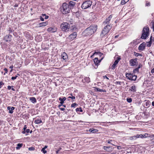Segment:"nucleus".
Here are the masks:
<instances>
[{
	"mask_svg": "<svg viewBox=\"0 0 154 154\" xmlns=\"http://www.w3.org/2000/svg\"><path fill=\"white\" fill-rule=\"evenodd\" d=\"M47 31L49 32H54L57 31V29L56 28H54L52 27H50L48 28L47 29Z\"/></svg>",
	"mask_w": 154,
	"mask_h": 154,
	"instance_id": "nucleus-16",
	"label": "nucleus"
},
{
	"mask_svg": "<svg viewBox=\"0 0 154 154\" xmlns=\"http://www.w3.org/2000/svg\"><path fill=\"white\" fill-rule=\"evenodd\" d=\"M60 9L61 12L63 14H67L69 13L70 11V8L69 7V5L65 3L63 4Z\"/></svg>",
	"mask_w": 154,
	"mask_h": 154,
	"instance_id": "nucleus-2",
	"label": "nucleus"
},
{
	"mask_svg": "<svg viewBox=\"0 0 154 154\" xmlns=\"http://www.w3.org/2000/svg\"><path fill=\"white\" fill-rule=\"evenodd\" d=\"M129 91H131L134 92H136V89L135 86L134 85L131 86V88L129 89Z\"/></svg>",
	"mask_w": 154,
	"mask_h": 154,
	"instance_id": "nucleus-24",
	"label": "nucleus"
},
{
	"mask_svg": "<svg viewBox=\"0 0 154 154\" xmlns=\"http://www.w3.org/2000/svg\"><path fill=\"white\" fill-rule=\"evenodd\" d=\"M75 3L74 2L71 1L69 2V5L70 7H73L75 5Z\"/></svg>",
	"mask_w": 154,
	"mask_h": 154,
	"instance_id": "nucleus-28",
	"label": "nucleus"
},
{
	"mask_svg": "<svg viewBox=\"0 0 154 154\" xmlns=\"http://www.w3.org/2000/svg\"><path fill=\"white\" fill-rule=\"evenodd\" d=\"M62 105L63 104H59L58 105V107L61 111H64L65 110V109L64 108H62L61 107V106H62Z\"/></svg>",
	"mask_w": 154,
	"mask_h": 154,
	"instance_id": "nucleus-35",
	"label": "nucleus"
},
{
	"mask_svg": "<svg viewBox=\"0 0 154 154\" xmlns=\"http://www.w3.org/2000/svg\"><path fill=\"white\" fill-rule=\"evenodd\" d=\"M18 6V5L17 4H15L14 5V7H17Z\"/></svg>",
	"mask_w": 154,
	"mask_h": 154,
	"instance_id": "nucleus-57",
	"label": "nucleus"
},
{
	"mask_svg": "<svg viewBox=\"0 0 154 154\" xmlns=\"http://www.w3.org/2000/svg\"><path fill=\"white\" fill-rule=\"evenodd\" d=\"M77 35V32H74L69 35L68 39H69L70 40H72L76 37Z\"/></svg>",
	"mask_w": 154,
	"mask_h": 154,
	"instance_id": "nucleus-9",
	"label": "nucleus"
},
{
	"mask_svg": "<svg viewBox=\"0 0 154 154\" xmlns=\"http://www.w3.org/2000/svg\"><path fill=\"white\" fill-rule=\"evenodd\" d=\"M148 137H149L151 138H152V134L150 135L149 134H148Z\"/></svg>",
	"mask_w": 154,
	"mask_h": 154,
	"instance_id": "nucleus-59",
	"label": "nucleus"
},
{
	"mask_svg": "<svg viewBox=\"0 0 154 154\" xmlns=\"http://www.w3.org/2000/svg\"><path fill=\"white\" fill-rule=\"evenodd\" d=\"M152 28L153 29V30H154V23L152 24Z\"/></svg>",
	"mask_w": 154,
	"mask_h": 154,
	"instance_id": "nucleus-64",
	"label": "nucleus"
},
{
	"mask_svg": "<svg viewBox=\"0 0 154 154\" xmlns=\"http://www.w3.org/2000/svg\"><path fill=\"white\" fill-rule=\"evenodd\" d=\"M40 20L42 21H43L44 20V18H43L41 16H40Z\"/></svg>",
	"mask_w": 154,
	"mask_h": 154,
	"instance_id": "nucleus-48",
	"label": "nucleus"
},
{
	"mask_svg": "<svg viewBox=\"0 0 154 154\" xmlns=\"http://www.w3.org/2000/svg\"><path fill=\"white\" fill-rule=\"evenodd\" d=\"M26 128H27L26 125H24V128H23V130H26Z\"/></svg>",
	"mask_w": 154,
	"mask_h": 154,
	"instance_id": "nucleus-50",
	"label": "nucleus"
},
{
	"mask_svg": "<svg viewBox=\"0 0 154 154\" xmlns=\"http://www.w3.org/2000/svg\"><path fill=\"white\" fill-rule=\"evenodd\" d=\"M26 132V131L25 130H23V131H22V133L23 134H25Z\"/></svg>",
	"mask_w": 154,
	"mask_h": 154,
	"instance_id": "nucleus-60",
	"label": "nucleus"
},
{
	"mask_svg": "<svg viewBox=\"0 0 154 154\" xmlns=\"http://www.w3.org/2000/svg\"><path fill=\"white\" fill-rule=\"evenodd\" d=\"M61 58L65 61V62L67 61L68 60V56L67 54L64 52L61 55Z\"/></svg>",
	"mask_w": 154,
	"mask_h": 154,
	"instance_id": "nucleus-11",
	"label": "nucleus"
},
{
	"mask_svg": "<svg viewBox=\"0 0 154 154\" xmlns=\"http://www.w3.org/2000/svg\"><path fill=\"white\" fill-rule=\"evenodd\" d=\"M60 26L62 31L67 32L69 30L70 25L66 22H64L61 24Z\"/></svg>",
	"mask_w": 154,
	"mask_h": 154,
	"instance_id": "nucleus-6",
	"label": "nucleus"
},
{
	"mask_svg": "<svg viewBox=\"0 0 154 154\" xmlns=\"http://www.w3.org/2000/svg\"><path fill=\"white\" fill-rule=\"evenodd\" d=\"M4 71H5V73H4V75H5L6 73H7L8 72V69L6 68H5L4 69Z\"/></svg>",
	"mask_w": 154,
	"mask_h": 154,
	"instance_id": "nucleus-44",
	"label": "nucleus"
},
{
	"mask_svg": "<svg viewBox=\"0 0 154 154\" xmlns=\"http://www.w3.org/2000/svg\"><path fill=\"white\" fill-rule=\"evenodd\" d=\"M152 106H154V101L152 102Z\"/></svg>",
	"mask_w": 154,
	"mask_h": 154,
	"instance_id": "nucleus-62",
	"label": "nucleus"
},
{
	"mask_svg": "<svg viewBox=\"0 0 154 154\" xmlns=\"http://www.w3.org/2000/svg\"><path fill=\"white\" fill-rule=\"evenodd\" d=\"M92 4V2L90 0L84 1L82 5V8L84 9H86L90 7Z\"/></svg>",
	"mask_w": 154,
	"mask_h": 154,
	"instance_id": "nucleus-4",
	"label": "nucleus"
},
{
	"mask_svg": "<svg viewBox=\"0 0 154 154\" xmlns=\"http://www.w3.org/2000/svg\"><path fill=\"white\" fill-rule=\"evenodd\" d=\"M30 131V130L29 129H26V132L27 133H29Z\"/></svg>",
	"mask_w": 154,
	"mask_h": 154,
	"instance_id": "nucleus-49",
	"label": "nucleus"
},
{
	"mask_svg": "<svg viewBox=\"0 0 154 154\" xmlns=\"http://www.w3.org/2000/svg\"><path fill=\"white\" fill-rule=\"evenodd\" d=\"M90 132L92 133H95L98 131V130L97 129H94L93 128H90L89 130Z\"/></svg>",
	"mask_w": 154,
	"mask_h": 154,
	"instance_id": "nucleus-26",
	"label": "nucleus"
},
{
	"mask_svg": "<svg viewBox=\"0 0 154 154\" xmlns=\"http://www.w3.org/2000/svg\"><path fill=\"white\" fill-rule=\"evenodd\" d=\"M41 151L44 154H45L47 152L45 150V148H43L41 149Z\"/></svg>",
	"mask_w": 154,
	"mask_h": 154,
	"instance_id": "nucleus-38",
	"label": "nucleus"
},
{
	"mask_svg": "<svg viewBox=\"0 0 154 154\" xmlns=\"http://www.w3.org/2000/svg\"><path fill=\"white\" fill-rule=\"evenodd\" d=\"M116 82L117 84L121 85V82Z\"/></svg>",
	"mask_w": 154,
	"mask_h": 154,
	"instance_id": "nucleus-52",
	"label": "nucleus"
},
{
	"mask_svg": "<svg viewBox=\"0 0 154 154\" xmlns=\"http://www.w3.org/2000/svg\"><path fill=\"white\" fill-rule=\"evenodd\" d=\"M95 90L98 91H100V92H106V91L105 90H103L102 89H100L99 88H95Z\"/></svg>",
	"mask_w": 154,
	"mask_h": 154,
	"instance_id": "nucleus-27",
	"label": "nucleus"
},
{
	"mask_svg": "<svg viewBox=\"0 0 154 154\" xmlns=\"http://www.w3.org/2000/svg\"><path fill=\"white\" fill-rule=\"evenodd\" d=\"M126 76L130 80H136L137 76L133 73H126Z\"/></svg>",
	"mask_w": 154,
	"mask_h": 154,
	"instance_id": "nucleus-7",
	"label": "nucleus"
},
{
	"mask_svg": "<svg viewBox=\"0 0 154 154\" xmlns=\"http://www.w3.org/2000/svg\"><path fill=\"white\" fill-rule=\"evenodd\" d=\"M75 110L76 112L79 111L81 112H82L83 111V110L82 109L81 107H79V108H76Z\"/></svg>",
	"mask_w": 154,
	"mask_h": 154,
	"instance_id": "nucleus-34",
	"label": "nucleus"
},
{
	"mask_svg": "<svg viewBox=\"0 0 154 154\" xmlns=\"http://www.w3.org/2000/svg\"><path fill=\"white\" fill-rule=\"evenodd\" d=\"M142 66V65L140 64L139 65V66L137 67L138 68L140 69Z\"/></svg>",
	"mask_w": 154,
	"mask_h": 154,
	"instance_id": "nucleus-54",
	"label": "nucleus"
},
{
	"mask_svg": "<svg viewBox=\"0 0 154 154\" xmlns=\"http://www.w3.org/2000/svg\"><path fill=\"white\" fill-rule=\"evenodd\" d=\"M105 26L100 34V35L102 37L103 36L109 32L111 28L112 25L110 24L107 25Z\"/></svg>",
	"mask_w": 154,
	"mask_h": 154,
	"instance_id": "nucleus-3",
	"label": "nucleus"
},
{
	"mask_svg": "<svg viewBox=\"0 0 154 154\" xmlns=\"http://www.w3.org/2000/svg\"><path fill=\"white\" fill-rule=\"evenodd\" d=\"M138 136L139 137L142 138L143 137H148V134L145 133V134H138Z\"/></svg>",
	"mask_w": 154,
	"mask_h": 154,
	"instance_id": "nucleus-20",
	"label": "nucleus"
},
{
	"mask_svg": "<svg viewBox=\"0 0 154 154\" xmlns=\"http://www.w3.org/2000/svg\"><path fill=\"white\" fill-rule=\"evenodd\" d=\"M29 100L33 103H35L36 102V99L34 97H30Z\"/></svg>",
	"mask_w": 154,
	"mask_h": 154,
	"instance_id": "nucleus-23",
	"label": "nucleus"
},
{
	"mask_svg": "<svg viewBox=\"0 0 154 154\" xmlns=\"http://www.w3.org/2000/svg\"><path fill=\"white\" fill-rule=\"evenodd\" d=\"M11 107L10 106H8V107H7V109L9 110L11 109Z\"/></svg>",
	"mask_w": 154,
	"mask_h": 154,
	"instance_id": "nucleus-55",
	"label": "nucleus"
},
{
	"mask_svg": "<svg viewBox=\"0 0 154 154\" xmlns=\"http://www.w3.org/2000/svg\"><path fill=\"white\" fill-rule=\"evenodd\" d=\"M11 86H8V90H10L11 89Z\"/></svg>",
	"mask_w": 154,
	"mask_h": 154,
	"instance_id": "nucleus-51",
	"label": "nucleus"
},
{
	"mask_svg": "<svg viewBox=\"0 0 154 154\" xmlns=\"http://www.w3.org/2000/svg\"><path fill=\"white\" fill-rule=\"evenodd\" d=\"M146 43L143 42L141 43L139 46L138 49L139 50L143 51L145 48Z\"/></svg>",
	"mask_w": 154,
	"mask_h": 154,
	"instance_id": "nucleus-13",
	"label": "nucleus"
},
{
	"mask_svg": "<svg viewBox=\"0 0 154 154\" xmlns=\"http://www.w3.org/2000/svg\"><path fill=\"white\" fill-rule=\"evenodd\" d=\"M103 149L108 152H110L112 151V147L111 146H104L103 147Z\"/></svg>",
	"mask_w": 154,
	"mask_h": 154,
	"instance_id": "nucleus-12",
	"label": "nucleus"
},
{
	"mask_svg": "<svg viewBox=\"0 0 154 154\" xmlns=\"http://www.w3.org/2000/svg\"><path fill=\"white\" fill-rule=\"evenodd\" d=\"M150 3L149 2H146V6H150Z\"/></svg>",
	"mask_w": 154,
	"mask_h": 154,
	"instance_id": "nucleus-46",
	"label": "nucleus"
},
{
	"mask_svg": "<svg viewBox=\"0 0 154 154\" xmlns=\"http://www.w3.org/2000/svg\"><path fill=\"white\" fill-rule=\"evenodd\" d=\"M2 85H4V84L3 83V82H0V86H1ZM0 88H1V86H0Z\"/></svg>",
	"mask_w": 154,
	"mask_h": 154,
	"instance_id": "nucleus-56",
	"label": "nucleus"
},
{
	"mask_svg": "<svg viewBox=\"0 0 154 154\" xmlns=\"http://www.w3.org/2000/svg\"><path fill=\"white\" fill-rule=\"evenodd\" d=\"M66 99V98L65 97H64L63 98L59 97V100L60 101V104H63V103H64V101H65Z\"/></svg>",
	"mask_w": 154,
	"mask_h": 154,
	"instance_id": "nucleus-17",
	"label": "nucleus"
},
{
	"mask_svg": "<svg viewBox=\"0 0 154 154\" xmlns=\"http://www.w3.org/2000/svg\"><path fill=\"white\" fill-rule=\"evenodd\" d=\"M149 101H147L146 103V106H147V104H149Z\"/></svg>",
	"mask_w": 154,
	"mask_h": 154,
	"instance_id": "nucleus-58",
	"label": "nucleus"
},
{
	"mask_svg": "<svg viewBox=\"0 0 154 154\" xmlns=\"http://www.w3.org/2000/svg\"><path fill=\"white\" fill-rule=\"evenodd\" d=\"M115 146H117V148L119 150L122 149V147L120 146H117L116 145Z\"/></svg>",
	"mask_w": 154,
	"mask_h": 154,
	"instance_id": "nucleus-45",
	"label": "nucleus"
},
{
	"mask_svg": "<svg viewBox=\"0 0 154 154\" xmlns=\"http://www.w3.org/2000/svg\"><path fill=\"white\" fill-rule=\"evenodd\" d=\"M15 109V107H11V109L9 110V113L12 114L13 112V110Z\"/></svg>",
	"mask_w": 154,
	"mask_h": 154,
	"instance_id": "nucleus-31",
	"label": "nucleus"
},
{
	"mask_svg": "<svg viewBox=\"0 0 154 154\" xmlns=\"http://www.w3.org/2000/svg\"><path fill=\"white\" fill-rule=\"evenodd\" d=\"M47 24L48 23L47 22H43L40 23L39 24V27H41L43 26H45L47 25Z\"/></svg>",
	"mask_w": 154,
	"mask_h": 154,
	"instance_id": "nucleus-22",
	"label": "nucleus"
},
{
	"mask_svg": "<svg viewBox=\"0 0 154 154\" xmlns=\"http://www.w3.org/2000/svg\"><path fill=\"white\" fill-rule=\"evenodd\" d=\"M134 55L136 57H138L139 56H142L141 54H139L138 53H137L135 52H134Z\"/></svg>",
	"mask_w": 154,
	"mask_h": 154,
	"instance_id": "nucleus-36",
	"label": "nucleus"
},
{
	"mask_svg": "<svg viewBox=\"0 0 154 154\" xmlns=\"http://www.w3.org/2000/svg\"><path fill=\"white\" fill-rule=\"evenodd\" d=\"M118 63V60H116L114 63L112 65V66L111 68L112 69H114L116 65Z\"/></svg>",
	"mask_w": 154,
	"mask_h": 154,
	"instance_id": "nucleus-21",
	"label": "nucleus"
},
{
	"mask_svg": "<svg viewBox=\"0 0 154 154\" xmlns=\"http://www.w3.org/2000/svg\"><path fill=\"white\" fill-rule=\"evenodd\" d=\"M138 138H139V137L138 136V134H137L136 136L130 137H129V139L131 140H136Z\"/></svg>",
	"mask_w": 154,
	"mask_h": 154,
	"instance_id": "nucleus-18",
	"label": "nucleus"
},
{
	"mask_svg": "<svg viewBox=\"0 0 154 154\" xmlns=\"http://www.w3.org/2000/svg\"><path fill=\"white\" fill-rule=\"evenodd\" d=\"M137 59H131L129 61L130 65L131 66H134L137 64Z\"/></svg>",
	"mask_w": 154,
	"mask_h": 154,
	"instance_id": "nucleus-8",
	"label": "nucleus"
},
{
	"mask_svg": "<svg viewBox=\"0 0 154 154\" xmlns=\"http://www.w3.org/2000/svg\"><path fill=\"white\" fill-rule=\"evenodd\" d=\"M108 143L114 146H115L116 145H115L114 144L115 143V142L114 141H112V140H109L108 141Z\"/></svg>",
	"mask_w": 154,
	"mask_h": 154,
	"instance_id": "nucleus-29",
	"label": "nucleus"
},
{
	"mask_svg": "<svg viewBox=\"0 0 154 154\" xmlns=\"http://www.w3.org/2000/svg\"><path fill=\"white\" fill-rule=\"evenodd\" d=\"M103 57H102L100 60H99L97 57H96L94 59V62L96 65H98V64L103 59Z\"/></svg>",
	"mask_w": 154,
	"mask_h": 154,
	"instance_id": "nucleus-14",
	"label": "nucleus"
},
{
	"mask_svg": "<svg viewBox=\"0 0 154 154\" xmlns=\"http://www.w3.org/2000/svg\"><path fill=\"white\" fill-rule=\"evenodd\" d=\"M150 46H151V44H150L149 43V44L148 45H147V46L149 47H150Z\"/></svg>",
	"mask_w": 154,
	"mask_h": 154,
	"instance_id": "nucleus-63",
	"label": "nucleus"
},
{
	"mask_svg": "<svg viewBox=\"0 0 154 154\" xmlns=\"http://www.w3.org/2000/svg\"><path fill=\"white\" fill-rule=\"evenodd\" d=\"M28 149L30 151H33L35 149V148L34 147H30L28 148Z\"/></svg>",
	"mask_w": 154,
	"mask_h": 154,
	"instance_id": "nucleus-39",
	"label": "nucleus"
},
{
	"mask_svg": "<svg viewBox=\"0 0 154 154\" xmlns=\"http://www.w3.org/2000/svg\"><path fill=\"white\" fill-rule=\"evenodd\" d=\"M82 81L84 82L88 83L90 82V79L89 77H85L84 79L82 80Z\"/></svg>",
	"mask_w": 154,
	"mask_h": 154,
	"instance_id": "nucleus-19",
	"label": "nucleus"
},
{
	"mask_svg": "<svg viewBox=\"0 0 154 154\" xmlns=\"http://www.w3.org/2000/svg\"><path fill=\"white\" fill-rule=\"evenodd\" d=\"M129 0H122L121 1V4L122 5H124L128 2Z\"/></svg>",
	"mask_w": 154,
	"mask_h": 154,
	"instance_id": "nucleus-30",
	"label": "nucleus"
},
{
	"mask_svg": "<svg viewBox=\"0 0 154 154\" xmlns=\"http://www.w3.org/2000/svg\"><path fill=\"white\" fill-rule=\"evenodd\" d=\"M68 98H71L72 100H75V97L73 96L69 97Z\"/></svg>",
	"mask_w": 154,
	"mask_h": 154,
	"instance_id": "nucleus-43",
	"label": "nucleus"
},
{
	"mask_svg": "<svg viewBox=\"0 0 154 154\" xmlns=\"http://www.w3.org/2000/svg\"><path fill=\"white\" fill-rule=\"evenodd\" d=\"M149 28L147 27H145L142 30V33L141 38L142 39H145L149 35Z\"/></svg>",
	"mask_w": 154,
	"mask_h": 154,
	"instance_id": "nucleus-5",
	"label": "nucleus"
},
{
	"mask_svg": "<svg viewBox=\"0 0 154 154\" xmlns=\"http://www.w3.org/2000/svg\"><path fill=\"white\" fill-rule=\"evenodd\" d=\"M112 18V16L111 15H110L109 16L103 23V25L106 26L107 25L109 24V23Z\"/></svg>",
	"mask_w": 154,
	"mask_h": 154,
	"instance_id": "nucleus-10",
	"label": "nucleus"
},
{
	"mask_svg": "<svg viewBox=\"0 0 154 154\" xmlns=\"http://www.w3.org/2000/svg\"><path fill=\"white\" fill-rule=\"evenodd\" d=\"M77 105L76 103H73L72 104H71V107H75V106H77Z\"/></svg>",
	"mask_w": 154,
	"mask_h": 154,
	"instance_id": "nucleus-41",
	"label": "nucleus"
},
{
	"mask_svg": "<svg viewBox=\"0 0 154 154\" xmlns=\"http://www.w3.org/2000/svg\"><path fill=\"white\" fill-rule=\"evenodd\" d=\"M139 69L138 68V67L136 68L135 69H134L133 70V72L134 73L135 72H139Z\"/></svg>",
	"mask_w": 154,
	"mask_h": 154,
	"instance_id": "nucleus-40",
	"label": "nucleus"
},
{
	"mask_svg": "<svg viewBox=\"0 0 154 154\" xmlns=\"http://www.w3.org/2000/svg\"><path fill=\"white\" fill-rule=\"evenodd\" d=\"M8 33L9 34L12 33L13 32L12 30L11 29V28H9V29L8 31Z\"/></svg>",
	"mask_w": 154,
	"mask_h": 154,
	"instance_id": "nucleus-42",
	"label": "nucleus"
},
{
	"mask_svg": "<svg viewBox=\"0 0 154 154\" xmlns=\"http://www.w3.org/2000/svg\"><path fill=\"white\" fill-rule=\"evenodd\" d=\"M16 79V77H14V76H13L11 77V79L12 80H14L15 79Z\"/></svg>",
	"mask_w": 154,
	"mask_h": 154,
	"instance_id": "nucleus-47",
	"label": "nucleus"
},
{
	"mask_svg": "<svg viewBox=\"0 0 154 154\" xmlns=\"http://www.w3.org/2000/svg\"><path fill=\"white\" fill-rule=\"evenodd\" d=\"M45 16V19H47L48 18V16H46V15Z\"/></svg>",
	"mask_w": 154,
	"mask_h": 154,
	"instance_id": "nucleus-61",
	"label": "nucleus"
},
{
	"mask_svg": "<svg viewBox=\"0 0 154 154\" xmlns=\"http://www.w3.org/2000/svg\"><path fill=\"white\" fill-rule=\"evenodd\" d=\"M95 54L98 55L99 56V57H101L102 56V55H103V54H101V53H100V52H95L94 53V55H95Z\"/></svg>",
	"mask_w": 154,
	"mask_h": 154,
	"instance_id": "nucleus-33",
	"label": "nucleus"
},
{
	"mask_svg": "<svg viewBox=\"0 0 154 154\" xmlns=\"http://www.w3.org/2000/svg\"><path fill=\"white\" fill-rule=\"evenodd\" d=\"M23 146L22 143H19L17 144V146L16 147V149H20L21 147H22Z\"/></svg>",
	"mask_w": 154,
	"mask_h": 154,
	"instance_id": "nucleus-32",
	"label": "nucleus"
},
{
	"mask_svg": "<svg viewBox=\"0 0 154 154\" xmlns=\"http://www.w3.org/2000/svg\"><path fill=\"white\" fill-rule=\"evenodd\" d=\"M11 35H6L4 39L7 42L10 41L11 40Z\"/></svg>",
	"mask_w": 154,
	"mask_h": 154,
	"instance_id": "nucleus-15",
	"label": "nucleus"
},
{
	"mask_svg": "<svg viewBox=\"0 0 154 154\" xmlns=\"http://www.w3.org/2000/svg\"><path fill=\"white\" fill-rule=\"evenodd\" d=\"M42 122L41 119H39L38 118L36 119L34 121V122L35 124H39Z\"/></svg>",
	"mask_w": 154,
	"mask_h": 154,
	"instance_id": "nucleus-25",
	"label": "nucleus"
},
{
	"mask_svg": "<svg viewBox=\"0 0 154 154\" xmlns=\"http://www.w3.org/2000/svg\"><path fill=\"white\" fill-rule=\"evenodd\" d=\"M97 29V26L94 25L90 26L86 28L82 32L83 36H90L96 32Z\"/></svg>",
	"mask_w": 154,
	"mask_h": 154,
	"instance_id": "nucleus-1",
	"label": "nucleus"
},
{
	"mask_svg": "<svg viewBox=\"0 0 154 154\" xmlns=\"http://www.w3.org/2000/svg\"><path fill=\"white\" fill-rule=\"evenodd\" d=\"M126 100L129 103L131 102L132 101V100L131 98H127Z\"/></svg>",
	"mask_w": 154,
	"mask_h": 154,
	"instance_id": "nucleus-37",
	"label": "nucleus"
},
{
	"mask_svg": "<svg viewBox=\"0 0 154 154\" xmlns=\"http://www.w3.org/2000/svg\"><path fill=\"white\" fill-rule=\"evenodd\" d=\"M151 72L152 73H154V68L152 69L151 70Z\"/></svg>",
	"mask_w": 154,
	"mask_h": 154,
	"instance_id": "nucleus-53",
	"label": "nucleus"
}]
</instances>
